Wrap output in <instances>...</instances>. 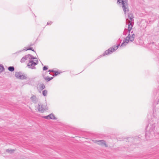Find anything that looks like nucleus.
<instances>
[{"mask_svg": "<svg viewBox=\"0 0 159 159\" xmlns=\"http://www.w3.org/2000/svg\"><path fill=\"white\" fill-rule=\"evenodd\" d=\"M28 59L27 55L23 57L20 60V62L22 63L24 62L25 60Z\"/></svg>", "mask_w": 159, "mask_h": 159, "instance_id": "ddd939ff", "label": "nucleus"}, {"mask_svg": "<svg viewBox=\"0 0 159 159\" xmlns=\"http://www.w3.org/2000/svg\"><path fill=\"white\" fill-rule=\"evenodd\" d=\"M37 87L39 88L40 90L42 91L45 88V86L41 82L38 84Z\"/></svg>", "mask_w": 159, "mask_h": 159, "instance_id": "6e6552de", "label": "nucleus"}, {"mask_svg": "<svg viewBox=\"0 0 159 159\" xmlns=\"http://www.w3.org/2000/svg\"><path fill=\"white\" fill-rule=\"evenodd\" d=\"M122 5L128 4V0H122Z\"/></svg>", "mask_w": 159, "mask_h": 159, "instance_id": "393cba45", "label": "nucleus"}, {"mask_svg": "<svg viewBox=\"0 0 159 159\" xmlns=\"http://www.w3.org/2000/svg\"><path fill=\"white\" fill-rule=\"evenodd\" d=\"M27 57H28V59H29L30 60H33V59H36V58L34 57L33 56H32L30 54H28L27 55Z\"/></svg>", "mask_w": 159, "mask_h": 159, "instance_id": "dca6fc26", "label": "nucleus"}, {"mask_svg": "<svg viewBox=\"0 0 159 159\" xmlns=\"http://www.w3.org/2000/svg\"><path fill=\"white\" fill-rule=\"evenodd\" d=\"M54 73H55V74L53 75V76H57V75H58V74H60V72H58V71H55V72H54Z\"/></svg>", "mask_w": 159, "mask_h": 159, "instance_id": "c85d7f7f", "label": "nucleus"}, {"mask_svg": "<svg viewBox=\"0 0 159 159\" xmlns=\"http://www.w3.org/2000/svg\"><path fill=\"white\" fill-rule=\"evenodd\" d=\"M4 69L3 66L2 65H0V73L2 72Z\"/></svg>", "mask_w": 159, "mask_h": 159, "instance_id": "a878e982", "label": "nucleus"}, {"mask_svg": "<svg viewBox=\"0 0 159 159\" xmlns=\"http://www.w3.org/2000/svg\"><path fill=\"white\" fill-rule=\"evenodd\" d=\"M42 66H43V63H42Z\"/></svg>", "mask_w": 159, "mask_h": 159, "instance_id": "58836bf2", "label": "nucleus"}, {"mask_svg": "<svg viewBox=\"0 0 159 159\" xmlns=\"http://www.w3.org/2000/svg\"><path fill=\"white\" fill-rule=\"evenodd\" d=\"M122 7L124 14L126 15V13L129 11V9L128 4L122 5Z\"/></svg>", "mask_w": 159, "mask_h": 159, "instance_id": "0eeeda50", "label": "nucleus"}, {"mask_svg": "<svg viewBox=\"0 0 159 159\" xmlns=\"http://www.w3.org/2000/svg\"><path fill=\"white\" fill-rule=\"evenodd\" d=\"M98 145L103 146H105V147H107V145L106 144V141L104 140H101L98 141H96L95 142Z\"/></svg>", "mask_w": 159, "mask_h": 159, "instance_id": "39448f33", "label": "nucleus"}, {"mask_svg": "<svg viewBox=\"0 0 159 159\" xmlns=\"http://www.w3.org/2000/svg\"><path fill=\"white\" fill-rule=\"evenodd\" d=\"M49 115H48L47 116H43V117L45 119H49Z\"/></svg>", "mask_w": 159, "mask_h": 159, "instance_id": "2f4dec72", "label": "nucleus"}, {"mask_svg": "<svg viewBox=\"0 0 159 159\" xmlns=\"http://www.w3.org/2000/svg\"><path fill=\"white\" fill-rule=\"evenodd\" d=\"M135 37V35L134 34H132L131 35H130V41L133 42Z\"/></svg>", "mask_w": 159, "mask_h": 159, "instance_id": "6ab92c4d", "label": "nucleus"}, {"mask_svg": "<svg viewBox=\"0 0 159 159\" xmlns=\"http://www.w3.org/2000/svg\"><path fill=\"white\" fill-rule=\"evenodd\" d=\"M153 117L152 118L153 120H152V122H153L154 119L155 120H156V119L157 118V115L155 113V112L154 110L153 111Z\"/></svg>", "mask_w": 159, "mask_h": 159, "instance_id": "412c9836", "label": "nucleus"}, {"mask_svg": "<svg viewBox=\"0 0 159 159\" xmlns=\"http://www.w3.org/2000/svg\"><path fill=\"white\" fill-rule=\"evenodd\" d=\"M47 91L46 90H44L42 91L43 95L45 97L47 96Z\"/></svg>", "mask_w": 159, "mask_h": 159, "instance_id": "aec40b11", "label": "nucleus"}, {"mask_svg": "<svg viewBox=\"0 0 159 159\" xmlns=\"http://www.w3.org/2000/svg\"><path fill=\"white\" fill-rule=\"evenodd\" d=\"M48 69V67L47 66H45L43 67V70H46Z\"/></svg>", "mask_w": 159, "mask_h": 159, "instance_id": "7c9ffc66", "label": "nucleus"}, {"mask_svg": "<svg viewBox=\"0 0 159 159\" xmlns=\"http://www.w3.org/2000/svg\"><path fill=\"white\" fill-rule=\"evenodd\" d=\"M131 33H133V31H131Z\"/></svg>", "mask_w": 159, "mask_h": 159, "instance_id": "4c0bfd02", "label": "nucleus"}, {"mask_svg": "<svg viewBox=\"0 0 159 159\" xmlns=\"http://www.w3.org/2000/svg\"><path fill=\"white\" fill-rule=\"evenodd\" d=\"M21 75V74L20 72H16V73L15 76L16 78L19 79H20Z\"/></svg>", "mask_w": 159, "mask_h": 159, "instance_id": "f3484780", "label": "nucleus"}, {"mask_svg": "<svg viewBox=\"0 0 159 159\" xmlns=\"http://www.w3.org/2000/svg\"><path fill=\"white\" fill-rule=\"evenodd\" d=\"M30 99L32 102L35 103H37L38 101V98L34 95H33L30 98Z\"/></svg>", "mask_w": 159, "mask_h": 159, "instance_id": "9b49d317", "label": "nucleus"}, {"mask_svg": "<svg viewBox=\"0 0 159 159\" xmlns=\"http://www.w3.org/2000/svg\"><path fill=\"white\" fill-rule=\"evenodd\" d=\"M127 42L126 41H123V42L121 44L120 47L125 46L127 44Z\"/></svg>", "mask_w": 159, "mask_h": 159, "instance_id": "5701e85b", "label": "nucleus"}, {"mask_svg": "<svg viewBox=\"0 0 159 159\" xmlns=\"http://www.w3.org/2000/svg\"><path fill=\"white\" fill-rule=\"evenodd\" d=\"M125 41H126L127 42V44H128V43L129 41H130V40H126L125 39Z\"/></svg>", "mask_w": 159, "mask_h": 159, "instance_id": "c9c22d12", "label": "nucleus"}, {"mask_svg": "<svg viewBox=\"0 0 159 159\" xmlns=\"http://www.w3.org/2000/svg\"><path fill=\"white\" fill-rule=\"evenodd\" d=\"M121 1H122V0H117V4L119 5L120 4H121L122 5V2H121Z\"/></svg>", "mask_w": 159, "mask_h": 159, "instance_id": "c756f323", "label": "nucleus"}, {"mask_svg": "<svg viewBox=\"0 0 159 159\" xmlns=\"http://www.w3.org/2000/svg\"><path fill=\"white\" fill-rule=\"evenodd\" d=\"M26 78H27V75H21L20 79L23 80L26 79Z\"/></svg>", "mask_w": 159, "mask_h": 159, "instance_id": "a211bd4d", "label": "nucleus"}, {"mask_svg": "<svg viewBox=\"0 0 159 159\" xmlns=\"http://www.w3.org/2000/svg\"><path fill=\"white\" fill-rule=\"evenodd\" d=\"M49 117V119H51L53 120H56L57 118L55 117L54 115L53 114H51L48 115Z\"/></svg>", "mask_w": 159, "mask_h": 159, "instance_id": "4468645a", "label": "nucleus"}, {"mask_svg": "<svg viewBox=\"0 0 159 159\" xmlns=\"http://www.w3.org/2000/svg\"><path fill=\"white\" fill-rule=\"evenodd\" d=\"M46 105H43L40 103L38 104L37 109L41 113H43L45 111H46Z\"/></svg>", "mask_w": 159, "mask_h": 159, "instance_id": "20e7f679", "label": "nucleus"}, {"mask_svg": "<svg viewBox=\"0 0 159 159\" xmlns=\"http://www.w3.org/2000/svg\"><path fill=\"white\" fill-rule=\"evenodd\" d=\"M127 33V29H125L123 33V34L124 35H126Z\"/></svg>", "mask_w": 159, "mask_h": 159, "instance_id": "cd10ccee", "label": "nucleus"}, {"mask_svg": "<svg viewBox=\"0 0 159 159\" xmlns=\"http://www.w3.org/2000/svg\"><path fill=\"white\" fill-rule=\"evenodd\" d=\"M155 124H149L148 126L146 127V129H147L149 127V130L148 132H147L145 134V137L147 138V137H150L151 135L154 134V135L156 134H157L156 132L155 131Z\"/></svg>", "mask_w": 159, "mask_h": 159, "instance_id": "f257e3e1", "label": "nucleus"}, {"mask_svg": "<svg viewBox=\"0 0 159 159\" xmlns=\"http://www.w3.org/2000/svg\"><path fill=\"white\" fill-rule=\"evenodd\" d=\"M154 105L158 109L159 108V98L156 99L154 102Z\"/></svg>", "mask_w": 159, "mask_h": 159, "instance_id": "1a4fd4ad", "label": "nucleus"}, {"mask_svg": "<svg viewBox=\"0 0 159 159\" xmlns=\"http://www.w3.org/2000/svg\"><path fill=\"white\" fill-rule=\"evenodd\" d=\"M134 22L127 21V24H126L128 25V29H129V30H131L134 25Z\"/></svg>", "mask_w": 159, "mask_h": 159, "instance_id": "9d476101", "label": "nucleus"}, {"mask_svg": "<svg viewBox=\"0 0 159 159\" xmlns=\"http://www.w3.org/2000/svg\"><path fill=\"white\" fill-rule=\"evenodd\" d=\"M120 45V44H118L117 46H114L110 48L108 50L105 51L102 55L99 56L98 57V58H100L102 56H104L106 55L111 54L113 52L116 50L118 48Z\"/></svg>", "mask_w": 159, "mask_h": 159, "instance_id": "f03ea898", "label": "nucleus"}, {"mask_svg": "<svg viewBox=\"0 0 159 159\" xmlns=\"http://www.w3.org/2000/svg\"><path fill=\"white\" fill-rule=\"evenodd\" d=\"M125 39L126 40H130V34H128V36L126 37L125 38Z\"/></svg>", "mask_w": 159, "mask_h": 159, "instance_id": "bb28decb", "label": "nucleus"}, {"mask_svg": "<svg viewBox=\"0 0 159 159\" xmlns=\"http://www.w3.org/2000/svg\"><path fill=\"white\" fill-rule=\"evenodd\" d=\"M34 45V44H33L32 43H30V46H33Z\"/></svg>", "mask_w": 159, "mask_h": 159, "instance_id": "e433bc0d", "label": "nucleus"}, {"mask_svg": "<svg viewBox=\"0 0 159 159\" xmlns=\"http://www.w3.org/2000/svg\"><path fill=\"white\" fill-rule=\"evenodd\" d=\"M24 48H25V49H23L22 50H20L18 52H16L14 54H17V53H20V52H21L23 51H27V50H32V51H34V52H35L34 50V49H33V48H32V47H30L28 48H27V49H26V47H24Z\"/></svg>", "mask_w": 159, "mask_h": 159, "instance_id": "f8f14e48", "label": "nucleus"}, {"mask_svg": "<svg viewBox=\"0 0 159 159\" xmlns=\"http://www.w3.org/2000/svg\"><path fill=\"white\" fill-rule=\"evenodd\" d=\"M127 32H128L129 34H130V33L131 32V30H129V29H127Z\"/></svg>", "mask_w": 159, "mask_h": 159, "instance_id": "f704fd0d", "label": "nucleus"}, {"mask_svg": "<svg viewBox=\"0 0 159 159\" xmlns=\"http://www.w3.org/2000/svg\"><path fill=\"white\" fill-rule=\"evenodd\" d=\"M128 17L129 18L130 20H129L128 19H126V24H127V21L134 22V20L133 18L134 17L132 13H128Z\"/></svg>", "mask_w": 159, "mask_h": 159, "instance_id": "423d86ee", "label": "nucleus"}, {"mask_svg": "<svg viewBox=\"0 0 159 159\" xmlns=\"http://www.w3.org/2000/svg\"><path fill=\"white\" fill-rule=\"evenodd\" d=\"M48 72H55V71L54 70H49L48 71Z\"/></svg>", "mask_w": 159, "mask_h": 159, "instance_id": "473e14b6", "label": "nucleus"}, {"mask_svg": "<svg viewBox=\"0 0 159 159\" xmlns=\"http://www.w3.org/2000/svg\"><path fill=\"white\" fill-rule=\"evenodd\" d=\"M53 78V77H49L48 76H47L46 77H44V79L47 81L48 82L50 80H52Z\"/></svg>", "mask_w": 159, "mask_h": 159, "instance_id": "2eb2a0df", "label": "nucleus"}, {"mask_svg": "<svg viewBox=\"0 0 159 159\" xmlns=\"http://www.w3.org/2000/svg\"><path fill=\"white\" fill-rule=\"evenodd\" d=\"M14 151V150L7 149L6 150V152L9 153H12Z\"/></svg>", "mask_w": 159, "mask_h": 159, "instance_id": "4be33fe9", "label": "nucleus"}, {"mask_svg": "<svg viewBox=\"0 0 159 159\" xmlns=\"http://www.w3.org/2000/svg\"><path fill=\"white\" fill-rule=\"evenodd\" d=\"M8 70L10 71H13L14 70V68L13 66H9L8 68Z\"/></svg>", "mask_w": 159, "mask_h": 159, "instance_id": "b1692460", "label": "nucleus"}, {"mask_svg": "<svg viewBox=\"0 0 159 159\" xmlns=\"http://www.w3.org/2000/svg\"><path fill=\"white\" fill-rule=\"evenodd\" d=\"M29 61V62L27 65L28 67L31 69H36L35 66L38 64V60H35L34 61L33 60H30Z\"/></svg>", "mask_w": 159, "mask_h": 159, "instance_id": "7ed1b4c3", "label": "nucleus"}, {"mask_svg": "<svg viewBox=\"0 0 159 159\" xmlns=\"http://www.w3.org/2000/svg\"><path fill=\"white\" fill-rule=\"evenodd\" d=\"M52 23L51 21L48 22L47 23V25H49Z\"/></svg>", "mask_w": 159, "mask_h": 159, "instance_id": "72a5a7b5", "label": "nucleus"}]
</instances>
